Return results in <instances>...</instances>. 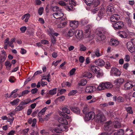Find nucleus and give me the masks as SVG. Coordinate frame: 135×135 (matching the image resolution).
I'll list each match as a JSON object with an SVG mask.
<instances>
[{
    "label": "nucleus",
    "mask_w": 135,
    "mask_h": 135,
    "mask_svg": "<svg viewBox=\"0 0 135 135\" xmlns=\"http://www.w3.org/2000/svg\"><path fill=\"white\" fill-rule=\"evenodd\" d=\"M76 70V69L75 68H73L69 72L70 75L71 76L75 74Z\"/></svg>",
    "instance_id": "49530a36"
},
{
    "label": "nucleus",
    "mask_w": 135,
    "mask_h": 135,
    "mask_svg": "<svg viewBox=\"0 0 135 135\" xmlns=\"http://www.w3.org/2000/svg\"><path fill=\"white\" fill-rule=\"evenodd\" d=\"M133 86L131 81H127L124 85V87L125 89L128 90L131 89Z\"/></svg>",
    "instance_id": "2eb2a0df"
},
{
    "label": "nucleus",
    "mask_w": 135,
    "mask_h": 135,
    "mask_svg": "<svg viewBox=\"0 0 135 135\" xmlns=\"http://www.w3.org/2000/svg\"><path fill=\"white\" fill-rule=\"evenodd\" d=\"M43 11L44 8L43 7H40L38 10V14L40 15H42L43 13Z\"/></svg>",
    "instance_id": "c03bdc74"
},
{
    "label": "nucleus",
    "mask_w": 135,
    "mask_h": 135,
    "mask_svg": "<svg viewBox=\"0 0 135 135\" xmlns=\"http://www.w3.org/2000/svg\"><path fill=\"white\" fill-rule=\"evenodd\" d=\"M69 6H67V5H66L65 6L66 9L69 11L73 9V7H71L70 4Z\"/></svg>",
    "instance_id": "09e8293b"
},
{
    "label": "nucleus",
    "mask_w": 135,
    "mask_h": 135,
    "mask_svg": "<svg viewBox=\"0 0 135 135\" xmlns=\"http://www.w3.org/2000/svg\"><path fill=\"white\" fill-rule=\"evenodd\" d=\"M124 133V131L122 129H119L117 132L115 133L114 135H123Z\"/></svg>",
    "instance_id": "7c9ffc66"
},
{
    "label": "nucleus",
    "mask_w": 135,
    "mask_h": 135,
    "mask_svg": "<svg viewBox=\"0 0 135 135\" xmlns=\"http://www.w3.org/2000/svg\"><path fill=\"white\" fill-rule=\"evenodd\" d=\"M111 73L112 74V75L117 76H120L121 75L119 69L115 68H113L111 69Z\"/></svg>",
    "instance_id": "1a4fd4ad"
},
{
    "label": "nucleus",
    "mask_w": 135,
    "mask_h": 135,
    "mask_svg": "<svg viewBox=\"0 0 135 135\" xmlns=\"http://www.w3.org/2000/svg\"><path fill=\"white\" fill-rule=\"evenodd\" d=\"M79 25L78 22L77 21H72L70 22V26L75 29L77 28Z\"/></svg>",
    "instance_id": "dca6fc26"
},
{
    "label": "nucleus",
    "mask_w": 135,
    "mask_h": 135,
    "mask_svg": "<svg viewBox=\"0 0 135 135\" xmlns=\"http://www.w3.org/2000/svg\"><path fill=\"white\" fill-rule=\"evenodd\" d=\"M51 113H50L46 115L44 118V119L46 121L48 120V118L50 116Z\"/></svg>",
    "instance_id": "4d7b16f0"
},
{
    "label": "nucleus",
    "mask_w": 135,
    "mask_h": 135,
    "mask_svg": "<svg viewBox=\"0 0 135 135\" xmlns=\"http://www.w3.org/2000/svg\"><path fill=\"white\" fill-rule=\"evenodd\" d=\"M80 22L81 24L82 25H84L88 23V20L86 18H85L81 20Z\"/></svg>",
    "instance_id": "72a5a7b5"
},
{
    "label": "nucleus",
    "mask_w": 135,
    "mask_h": 135,
    "mask_svg": "<svg viewBox=\"0 0 135 135\" xmlns=\"http://www.w3.org/2000/svg\"><path fill=\"white\" fill-rule=\"evenodd\" d=\"M93 0H83V1L87 5L90 6L92 11L95 13L97 12L99 9L98 5L100 2L99 0H94L93 3Z\"/></svg>",
    "instance_id": "f03ea898"
},
{
    "label": "nucleus",
    "mask_w": 135,
    "mask_h": 135,
    "mask_svg": "<svg viewBox=\"0 0 135 135\" xmlns=\"http://www.w3.org/2000/svg\"><path fill=\"white\" fill-rule=\"evenodd\" d=\"M70 108L74 113L77 115L80 114V110L79 108L76 107L70 106Z\"/></svg>",
    "instance_id": "ddd939ff"
},
{
    "label": "nucleus",
    "mask_w": 135,
    "mask_h": 135,
    "mask_svg": "<svg viewBox=\"0 0 135 135\" xmlns=\"http://www.w3.org/2000/svg\"><path fill=\"white\" fill-rule=\"evenodd\" d=\"M97 119L98 120V121L100 122H104L105 120V118L104 116L100 114H98L97 115Z\"/></svg>",
    "instance_id": "f3484780"
},
{
    "label": "nucleus",
    "mask_w": 135,
    "mask_h": 135,
    "mask_svg": "<svg viewBox=\"0 0 135 135\" xmlns=\"http://www.w3.org/2000/svg\"><path fill=\"white\" fill-rule=\"evenodd\" d=\"M98 32L101 34H104V35L107 33L106 29L103 28H102L100 29V30Z\"/></svg>",
    "instance_id": "58836bf2"
},
{
    "label": "nucleus",
    "mask_w": 135,
    "mask_h": 135,
    "mask_svg": "<svg viewBox=\"0 0 135 135\" xmlns=\"http://www.w3.org/2000/svg\"><path fill=\"white\" fill-rule=\"evenodd\" d=\"M109 44L111 46H116L119 44V42L117 40L112 38L110 41Z\"/></svg>",
    "instance_id": "a211bd4d"
},
{
    "label": "nucleus",
    "mask_w": 135,
    "mask_h": 135,
    "mask_svg": "<svg viewBox=\"0 0 135 135\" xmlns=\"http://www.w3.org/2000/svg\"><path fill=\"white\" fill-rule=\"evenodd\" d=\"M76 30L74 29H71L68 31L67 33V36L68 37H71L73 36L75 33Z\"/></svg>",
    "instance_id": "4be33fe9"
},
{
    "label": "nucleus",
    "mask_w": 135,
    "mask_h": 135,
    "mask_svg": "<svg viewBox=\"0 0 135 135\" xmlns=\"http://www.w3.org/2000/svg\"><path fill=\"white\" fill-rule=\"evenodd\" d=\"M124 81V79L122 78H119L115 80L114 81L115 84L118 85L122 84Z\"/></svg>",
    "instance_id": "6ab92c4d"
},
{
    "label": "nucleus",
    "mask_w": 135,
    "mask_h": 135,
    "mask_svg": "<svg viewBox=\"0 0 135 135\" xmlns=\"http://www.w3.org/2000/svg\"><path fill=\"white\" fill-rule=\"evenodd\" d=\"M95 62L96 65L101 67L104 66L105 64L104 61L103 59H100L96 60Z\"/></svg>",
    "instance_id": "4468645a"
},
{
    "label": "nucleus",
    "mask_w": 135,
    "mask_h": 135,
    "mask_svg": "<svg viewBox=\"0 0 135 135\" xmlns=\"http://www.w3.org/2000/svg\"><path fill=\"white\" fill-rule=\"evenodd\" d=\"M79 60L81 63H83L84 61V58L83 57L81 56L79 57Z\"/></svg>",
    "instance_id": "052dcab7"
},
{
    "label": "nucleus",
    "mask_w": 135,
    "mask_h": 135,
    "mask_svg": "<svg viewBox=\"0 0 135 135\" xmlns=\"http://www.w3.org/2000/svg\"><path fill=\"white\" fill-rule=\"evenodd\" d=\"M117 100L118 102H123L124 101V99L123 98L120 96L118 97L117 98Z\"/></svg>",
    "instance_id": "79ce46f5"
},
{
    "label": "nucleus",
    "mask_w": 135,
    "mask_h": 135,
    "mask_svg": "<svg viewBox=\"0 0 135 135\" xmlns=\"http://www.w3.org/2000/svg\"><path fill=\"white\" fill-rule=\"evenodd\" d=\"M66 91V90L65 89H61L59 91V93L60 94L64 93Z\"/></svg>",
    "instance_id": "338daca9"
},
{
    "label": "nucleus",
    "mask_w": 135,
    "mask_h": 135,
    "mask_svg": "<svg viewBox=\"0 0 135 135\" xmlns=\"http://www.w3.org/2000/svg\"><path fill=\"white\" fill-rule=\"evenodd\" d=\"M87 83V81L85 79H83L80 81L78 83L79 86H84Z\"/></svg>",
    "instance_id": "cd10ccee"
},
{
    "label": "nucleus",
    "mask_w": 135,
    "mask_h": 135,
    "mask_svg": "<svg viewBox=\"0 0 135 135\" xmlns=\"http://www.w3.org/2000/svg\"><path fill=\"white\" fill-rule=\"evenodd\" d=\"M12 118H8L7 120V121L10 122V125H12V123L13 122V120H14V118L13 117H12Z\"/></svg>",
    "instance_id": "13d9d810"
},
{
    "label": "nucleus",
    "mask_w": 135,
    "mask_h": 135,
    "mask_svg": "<svg viewBox=\"0 0 135 135\" xmlns=\"http://www.w3.org/2000/svg\"><path fill=\"white\" fill-rule=\"evenodd\" d=\"M86 47L83 45H81L80 46V50L81 51H85L86 50Z\"/></svg>",
    "instance_id": "864d4df0"
},
{
    "label": "nucleus",
    "mask_w": 135,
    "mask_h": 135,
    "mask_svg": "<svg viewBox=\"0 0 135 135\" xmlns=\"http://www.w3.org/2000/svg\"><path fill=\"white\" fill-rule=\"evenodd\" d=\"M47 33L50 36H53V33L54 31L51 28H49L47 30Z\"/></svg>",
    "instance_id": "c9c22d12"
},
{
    "label": "nucleus",
    "mask_w": 135,
    "mask_h": 135,
    "mask_svg": "<svg viewBox=\"0 0 135 135\" xmlns=\"http://www.w3.org/2000/svg\"><path fill=\"white\" fill-rule=\"evenodd\" d=\"M41 43L45 44H48L49 43L48 40H43L41 41Z\"/></svg>",
    "instance_id": "bf43d9fd"
},
{
    "label": "nucleus",
    "mask_w": 135,
    "mask_h": 135,
    "mask_svg": "<svg viewBox=\"0 0 135 135\" xmlns=\"http://www.w3.org/2000/svg\"><path fill=\"white\" fill-rule=\"evenodd\" d=\"M63 13L61 12L54 13L53 14L54 17L56 19L59 18L60 16H63Z\"/></svg>",
    "instance_id": "a878e982"
},
{
    "label": "nucleus",
    "mask_w": 135,
    "mask_h": 135,
    "mask_svg": "<svg viewBox=\"0 0 135 135\" xmlns=\"http://www.w3.org/2000/svg\"><path fill=\"white\" fill-rule=\"evenodd\" d=\"M57 89L56 88L50 90L49 92V93L51 95H54L57 93Z\"/></svg>",
    "instance_id": "c756f323"
},
{
    "label": "nucleus",
    "mask_w": 135,
    "mask_h": 135,
    "mask_svg": "<svg viewBox=\"0 0 135 135\" xmlns=\"http://www.w3.org/2000/svg\"><path fill=\"white\" fill-rule=\"evenodd\" d=\"M126 20L128 26H131L132 23V21L131 20L130 18L128 17H126Z\"/></svg>",
    "instance_id": "f704fd0d"
},
{
    "label": "nucleus",
    "mask_w": 135,
    "mask_h": 135,
    "mask_svg": "<svg viewBox=\"0 0 135 135\" xmlns=\"http://www.w3.org/2000/svg\"><path fill=\"white\" fill-rule=\"evenodd\" d=\"M15 132V130H12L8 133L7 135H13Z\"/></svg>",
    "instance_id": "69168bd1"
},
{
    "label": "nucleus",
    "mask_w": 135,
    "mask_h": 135,
    "mask_svg": "<svg viewBox=\"0 0 135 135\" xmlns=\"http://www.w3.org/2000/svg\"><path fill=\"white\" fill-rule=\"evenodd\" d=\"M114 12V10L112 6H109L107 7V14H112Z\"/></svg>",
    "instance_id": "412c9836"
},
{
    "label": "nucleus",
    "mask_w": 135,
    "mask_h": 135,
    "mask_svg": "<svg viewBox=\"0 0 135 135\" xmlns=\"http://www.w3.org/2000/svg\"><path fill=\"white\" fill-rule=\"evenodd\" d=\"M38 91V89L36 88H35L32 89L31 91V92L32 94H34L37 93Z\"/></svg>",
    "instance_id": "5fc2aeb1"
},
{
    "label": "nucleus",
    "mask_w": 135,
    "mask_h": 135,
    "mask_svg": "<svg viewBox=\"0 0 135 135\" xmlns=\"http://www.w3.org/2000/svg\"><path fill=\"white\" fill-rule=\"evenodd\" d=\"M59 4L61 6H66L67 4H66L65 2L63 1H60L59 2Z\"/></svg>",
    "instance_id": "0e129e2a"
},
{
    "label": "nucleus",
    "mask_w": 135,
    "mask_h": 135,
    "mask_svg": "<svg viewBox=\"0 0 135 135\" xmlns=\"http://www.w3.org/2000/svg\"><path fill=\"white\" fill-rule=\"evenodd\" d=\"M89 53L91 54V57L93 58H94L95 56H96L94 52H93L91 53L90 51H89Z\"/></svg>",
    "instance_id": "e2e57ef3"
},
{
    "label": "nucleus",
    "mask_w": 135,
    "mask_h": 135,
    "mask_svg": "<svg viewBox=\"0 0 135 135\" xmlns=\"http://www.w3.org/2000/svg\"><path fill=\"white\" fill-rule=\"evenodd\" d=\"M63 113H61L60 114L61 116L62 117H60L58 119V122L63 125H67L68 122L67 119L70 118V117L66 114L65 113H66L68 114H69L70 113V110L66 107H64L62 109Z\"/></svg>",
    "instance_id": "f257e3e1"
},
{
    "label": "nucleus",
    "mask_w": 135,
    "mask_h": 135,
    "mask_svg": "<svg viewBox=\"0 0 135 135\" xmlns=\"http://www.w3.org/2000/svg\"><path fill=\"white\" fill-rule=\"evenodd\" d=\"M97 71L95 72V73L97 74V76L98 77H99L102 75V71L100 70L99 68V70H97Z\"/></svg>",
    "instance_id": "e433bc0d"
},
{
    "label": "nucleus",
    "mask_w": 135,
    "mask_h": 135,
    "mask_svg": "<svg viewBox=\"0 0 135 135\" xmlns=\"http://www.w3.org/2000/svg\"><path fill=\"white\" fill-rule=\"evenodd\" d=\"M30 92V91L27 90H26L22 91L21 94V95L19 96V97H21L22 96H23L24 95L27 94L29 93Z\"/></svg>",
    "instance_id": "de8ad7c7"
},
{
    "label": "nucleus",
    "mask_w": 135,
    "mask_h": 135,
    "mask_svg": "<svg viewBox=\"0 0 135 135\" xmlns=\"http://www.w3.org/2000/svg\"><path fill=\"white\" fill-rule=\"evenodd\" d=\"M90 69L93 73H95V72L97 71V70H99V68L97 66L92 65L90 66Z\"/></svg>",
    "instance_id": "bb28decb"
},
{
    "label": "nucleus",
    "mask_w": 135,
    "mask_h": 135,
    "mask_svg": "<svg viewBox=\"0 0 135 135\" xmlns=\"http://www.w3.org/2000/svg\"><path fill=\"white\" fill-rule=\"evenodd\" d=\"M96 89V88L95 87L90 86H88L86 87L85 91L87 93H90L95 91Z\"/></svg>",
    "instance_id": "f8f14e48"
},
{
    "label": "nucleus",
    "mask_w": 135,
    "mask_h": 135,
    "mask_svg": "<svg viewBox=\"0 0 135 135\" xmlns=\"http://www.w3.org/2000/svg\"><path fill=\"white\" fill-rule=\"evenodd\" d=\"M30 100L29 99L21 102L20 104L15 109L16 112L19 111L24 109L26 107V105L30 102Z\"/></svg>",
    "instance_id": "7ed1b4c3"
},
{
    "label": "nucleus",
    "mask_w": 135,
    "mask_h": 135,
    "mask_svg": "<svg viewBox=\"0 0 135 135\" xmlns=\"http://www.w3.org/2000/svg\"><path fill=\"white\" fill-rule=\"evenodd\" d=\"M124 25L123 22L119 21L112 24V26L115 30L116 31L121 29L124 26Z\"/></svg>",
    "instance_id": "0eeeda50"
},
{
    "label": "nucleus",
    "mask_w": 135,
    "mask_h": 135,
    "mask_svg": "<svg viewBox=\"0 0 135 135\" xmlns=\"http://www.w3.org/2000/svg\"><path fill=\"white\" fill-rule=\"evenodd\" d=\"M131 107H129L126 108V110L128 113L132 114L133 113V111Z\"/></svg>",
    "instance_id": "473e14b6"
},
{
    "label": "nucleus",
    "mask_w": 135,
    "mask_h": 135,
    "mask_svg": "<svg viewBox=\"0 0 135 135\" xmlns=\"http://www.w3.org/2000/svg\"><path fill=\"white\" fill-rule=\"evenodd\" d=\"M118 35L119 36L122 38H126L127 36V33L124 31H120L119 32Z\"/></svg>",
    "instance_id": "b1692460"
},
{
    "label": "nucleus",
    "mask_w": 135,
    "mask_h": 135,
    "mask_svg": "<svg viewBox=\"0 0 135 135\" xmlns=\"http://www.w3.org/2000/svg\"><path fill=\"white\" fill-rule=\"evenodd\" d=\"M56 37H55L54 36H51V42L53 44H54L56 43Z\"/></svg>",
    "instance_id": "37998d69"
},
{
    "label": "nucleus",
    "mask_w": 135,
    "mask_h": 135,
    "mask_svg": "<svg viewBox=\"0 0 135 135\" xmlns=\"http://www.w3.org/2000/svg\"><path fill=\"white\" fill-rule=\"evenodd\" d=\"M97 38L99 41H102L105 38V36L104 34H101L98 32L97 33Z\"/></svg>",
    "instance_id": "aec40b11"
},
{
    "label": "nucleus",
    "mask_w": 135,
    "mask_h": 135,
    "mask_svg": "<svg viewBox=\"0 0 135 135\" xmlns=\"http://www.w3.org/2000/svg\"><path fill=\"white\" fill-rule=\"evenodd\" d=\"M5 66L6 67V69L8 71L11 70V69L12 66V64L8 60H6L5 63Z\"/></svg>",
    "instance_id": "5701e85b"
},
{
    "label": "nucleus",
    "mask_w": 135,
    "mask_h": 135,
    "mask_svg": "<svg viewBox=\"0 0 135 135\" xmlns=\"http://www.w3.org/2000/svg\"><path fill=\"white\" fill-rule=\"evenodd\" d=\"M113 124L111 121H110L106 122L104 125V129L105 131H113Z\"/></svg>",
    "instance_id": "423d86ee"
},
{
    "label": "nucleus",
    "mask_w": 135,
    "mask_h": 135,
    "mask_svg": "<svg viewBox=\"0 0 135 135\" xmlns=\"http://www.w3.org/2000/svg\"><path fill=\"white\" fill-rule=\"evenodd\" d=\"M112 87L113 85L110 82H102L100 83L99 85L97 86V89L98 90H103L106 89L110 88Z\"/></svg>",
    "instance_id": "20e7f679"
},
{
    "label": "nucleus",
    "mask_w": 135,
    "mask_h": 135,
    "mask_svg": "<svg viewBox=\"0 0 135 135\" xmlns=\"http://www.w3.org/2000/svg\"><path fill=\"white\" fill-rule=\"evenodd\" d=\"M124 60L128 62L130 60V56L128 55H126L124 58Z\"/></svg>",
    "instance_id": "6e6d98bb"
},
{
    "label": "nucleus",
    "mask_w": 135,
    "mask_h": 135,
    "mask_svg": "<svg viewBox=\"0 0 135 135\" xmlns=\"http://www.w3.org/2000/svg\"><path fill=\"white\" fill-rule=\"evenodd\" d=\"M89 110V109L87 107V106L86 105L84 107L83 109L82 110V112L84 114L86 115Z\"/></svg>",
    "instance_id": "4c0bfd02"
},
{
    "label": "nucleus",
    "mask_w": 135,
    "mask_h": 135,
    "mask_svg": "<svg viewBox=\"0 0 135 135\" xmlns=\"http://www.w3.org/2000/svg\"><path fill=\"white\" fill-rule=\"evenodd\" d=\"M75 35L78 39H81L83 36L82 31L81 30H76L75 32Z\"/></svg>",
    "instance_id": "9b49d317"
},
{
    "label": "nucleus",
    "mask_w": 135,
    "mask_h": 135,
    "mask_svg": "<svg viewBox=\"0 0 135 135\" xmlns=\"http://www.w3.org/2000/svg\"><path fill=\"white\" fill-rule=\"evenodd\" d=\"M127 47L129 51L131 53L135 51V38L132 39L131 42H128L127 44Z\"/></svg>",
    "instance_id": "39448f33"
},
{
    "label": "nucleus",
    "mask_w": 135,
    "mask_h": 135,
    "mask_svg": "<svg viewBox=\"0 0 135 135\" xmlns=\"http://www.w3.org/2000/svg\"><path fill=\"white\" fill-rule=\"evenodd\" d=\"M29 130V128H27L23 130L22 132L24 134H26Z\"/></svg>",
    "instance_id": "680f3d73"
},
{
    "label": "nucleus",
    "mask_w": 135,
    "mask_h": 135,
    "mask_svg": "<svg viewBox=\"0 0 135 135\" xmlns=\"http://www.w3.org/2000/svg\"><path fill=\"white\" fill-rule=\"evenodd\" d=\"M20 100L19 99H14L13 101L11 102L10 103L12 105H17L18 103L19 102Z\"/></svg>",
    "instance_id": "c85d7f7f"
},
{
    "label": "nucleus",
    "mask_w": 135,
    "mask_h": 135,
    "mask_svg": "<svg viewBox=\"0 0 135 135\" xmlns=\"http://www.w3.org/2000/svg\"><path fill=\"white\" fill-rule=\"evenodd\" d=\"M20 29L22 32L24 33L27 29V27L26 26L22 27L20 28Z\"/></svg>",
    "instance_id": "603ef678"
},
{
    "label": "nucleus",
    "mask_w": 135,
    "mask_h": 135,
    "mask_svg": "<svg viewBox=\"0 0 135 135\" xmlns=\"http://www.w3.org/2000/svg\"><path fill=\"white\" fill-rule=\"evenodd\" d=\"M113 126L115 128H120L121 127V125L119 122L117 121H114L113 122Z\"/></svg>",
    "instance_id": "393cba45"
},
{
    "label": "nucleus",
    "mask_w": 135,
    "mask_h": 135,
    "mask_svg": "<svg viewBox=\"0 0 135 135\" xmlns=\"http://www.w3.org/2000/svg\"><path fill=\"white\" fill-rule=\"evenodd\" d=\"M120 16L117 14L112 15L110 18V21L113 22H116L120 19Z\"/></svg>",
    "instance_id": "9d476101"
},
{
    "label": "nucleus",
    "mask_w": 135,
    "mask_h": 135,
    "mask_svg": "<svg viewBox=\"0 0 135 135\" xmlns=\"http://www.w3.org/2000/svg\"><path fill=\"white\" fill-rule=\"evenodd\" d=\"M95 114L93 112H90L85 115V119L87 121L93 119L95 117Z\"/></svg>",
    "instance_id": "6e6552de"
},
{
    "label": "nucleus",
    "mask_w": 135,
    "mask_h": 135,
    "mask_svg": "<svg viewBox=\"0 0 135 135\" xmlns=\"http://www.w3.org/2000/svg\"><path fill=\"white\" fill-rule=\"evenodd\" d=\"M90 27L89 26H87L85 28V33H90Z\"/></svg>",
    "instance_id": "3c124183"
},
{
    "label": "nucleus",
    "mask_w": 135,
    "mask_h": 135,
    "mask_svg": "<svg viewBox=\"0 0 135 135\" xmlns=\"http://www.w3.org/2000/svg\"><path fill=\"white\" fill-rule=\"evenodd\" d=\"M95 53L96 56L97 57H99L101 55L99 52V50L98 49L96 50Z\"/></svg>",
    "instance_id": "8fccbe9b"
},
{
    "label": "nucleus",
    "mask_w": 135,
    "mask_h": 135,
    "mask_svg": "<svg viewBox=\"0 0 135 135\" xmlns=\"http://www.w3.org/2000/svg\"><path fill=\"white\" fill-rule=\"evenodd\" d=\"M62 131V129H59V128H55L53 129L52 130V132L54 133H60Z\"/></svg>",
    "instance_id": "2f4dec72"
},
{
    "label": "nucleus",
    "mask_w": 135,
    "mask_h": 135,
    "mask_svg": "<svg viewBox=\"0 0 135 135\" xmlns=\"http://www.w3.org/2000/svg\"><path fill=\"white\" fill-rule=\"evenodd\" d=\"M77 91L76 90H73L71 91L68 94V95L69 96L71 95H74L77 93Z\"/></svg>",
    "instance_id": "a18cd8bd"
},
{
    "label": "nucleus",
    "mask_w": 135,
    "mask_h": 135,
    "mask_svg": "<svg viewBox=\"0 0 135 135\" xmlns=\"http://www.w3.org/2000/svg\"><path fill=\"white\" fill-rule=\"evenodd\" d=\"M84 75L85 77H86L89 78H91L93 76L92 74L89 72H86L85 73Z\"/></svg>",
    "instance_id": "a19ab883"
},
{
    "label": "nucleus",
    "mask_w": 135,
    "mask_h": 135,
    "mask_svg": "<svg viewBox=\"0 0 135 135\" xmlns=\"http://www.w3.org/2000/svg\"><path fill=\"white\" fill-rule=\"evenodd\" d=\"M25 22H28V20L29 18L30 17V15L28 13H27L25 14Z\"/></svg>",
    "instance_id": "ea45409f"
},
{
    "label": "nucleus",
    "mask_w": 135,
    "mask_h": 135,
    "mask_svg": "<svg viewBox=\"0 0 135 135\" xmlns=\"http://www.w3.org/2000/svg\"><path fill=\"white\" fill-rule=\"evenodd\" d=\"M47 83L46 82L42 80L41 81V85L42 86H44L45 85H47Z\"/></svg>",
    "instance_id": "774afa93"
}]
</instances>
